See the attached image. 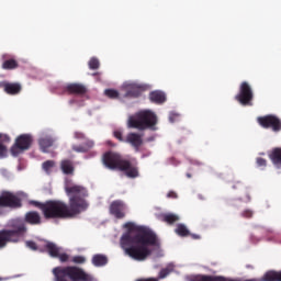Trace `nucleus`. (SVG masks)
<instances>
[{"label":"nucleus","instance_id":"obj_1","mask_svg":"<svg viewBox=\"0 0 281 281\" xmlns=\"http://www.w3.org/2000/svg\"><path fill=\"white\" fill-rule=\"evenodd\" d=\"M127 232L121 237V247L128 258L136 260V262H144L153 256L150 247L159 246V238L157 234L150 228L144 226H136L133 222L124 224Z\"/></svg>","mask_w":281,"mask_h":281},{"label":"nucleus","instance_id":"obj_2","mask_svg":"<svg viewBox=\"0 0 281 281\" xmlns=\"http://www.w3.org/2000/svg\"><path fill=\"white\" fill-rule=\"evenodd\" d=\"M66 194L69 198V206L67 203L58 200H49L46 202H34L35 207L42 211L44 218H74L81 212L89 207V203L85 198L87 189L80 186H72L66 188Z\"/></svg>","mask_w":281,"mask_h":281},{"label":"nucleus","instance_id":"obj_3","mask_svg":"<svg viewBox=\"0 0 281 281\" xmlns=\"http://www.w3.org/2000/svg\"><path fill=\"white\" fill-rule=\"evenodd\" d=\"M27 234V225L23 220L15 218L8 223V228L0 231V249H3L8 243H21Z\"/></svg>","mask_w":281,"mask_h":281},{"label":"nucleus","instance_id":"obj_4","mask_svg":"<svg viewBox=\"0 0 281 281\" xmlns=\"http://www.w3.org/2000/svg\"><path fill=\"white\" fill-rule=\"evenodd\" d=\"M55 281H95L93 276L76 266L56 267L53 269Z\"/></svg>","mask_w":281,"mask_h":281},{"label":"nucleus","instance_id":"obj_5","mask_svg":"<svg viewBox=\"0 0 281 281\" xmlns=\"http://www.w3.org/2000/svg\"><path fill=\"white\" fill-rule=\"evenodd\" d=\"M128 128L137 131H148L157 126V115L149 110L137 112L134 116H130L127 121Z\"/></svg>","mask_w":281,"mask_h":281},{"label":"nucleus","instance_id":"obj_6","mask_svg":"<svg viewBox=\"0 0 281 281\" xmlns=\"http://www.w3.org/2000/svg\"><path fill=\"white\" fill-rule=\"evenodd\" d=\"M103 164L109 170H126L128 168V160L122 159L120 154L113 151L103 155Z\"/></svg>","mask_w":281,"mask_h":281},{"label":"nucleus","instance_id":"obj_7","mask_svg":"<svg viewBox=\"0 0 281 281\" xmlns=\"http://www.w3.org/2000/svg\"><path fill=\"white\" fill-rule=\"evenodd\" d=\"M34 138L32 137V134H21L15 138V142L12 145L10 153L13 157H19L21 153L30 150V148H32Z\"/></svg>","mask_w":281,"mask_h":281},{"label":"nucleus","instance_id":"obj_8","mask_svg":"<svg viewBox=\"0 0 281 281\" xmlns=\"http://www.w3.org/2000/svg\"><path fill=\"white\" fill-rule=\"evenodd\" d=\"M235 100L241 104V106H254V89L247 81H243L239 86V91L235 95Z\"/></svg>","mask_w":281,"mask_h":281},{"label":"nucleus","instance_id":"obj_9","mask_svg":"<svg viewBox=\"0 0 281 281\" xmlns=\"http://www.w3.org/2000/svg\"><path fill=\"white\" fill-rule=\"evenodd\" d=\"M0 207H10L11 210H19V207H23V203L19 195L4 191L0 194Z\"/></svg>","mask_w":281,"mask_h":281},{"label":"nucleus","instance_id":"obj_10","mask_svg":"<svg viewBox=\"0 0 281 281\" xmlns=\"http://www.w3.org/2000/svg\"><path fill=\"white\" fill-rule=\"evenodd\" d=\"M257 122L259 126L262 128H271L273 133H280L281 131V120L280 117L273 115V114H268L265 116H259L257 117Z\"/></svg>","mask_w":281,"mask_h":281},{"label":"nucleus","instance_id":"obj_11","mask_svg":"<svg viewBox=\"0 0 281 281\" xmlns=\"http://www.w3.org/2000/svg\"><path fill=\"white\" fill-rule=\"evenodd\" d=\"M110 214L119 221L126 217V204L120 200H115L110 204Z\"/></svg>","mask_w":281,"mask_h":281},{"label":"nucleus","instance_id":"obj_12","mask_svg":"<svg viewBox=\"0 0 281 281\" xmlns=\"http://www.w3.org/2000/svg\"><path fill=\"white\" fill-rule=\"evenodd\" d=\"M123 91H125L123 98H139L146 91V86L128 83L124 86Z\"/></svg>","mask_w":281,"mask_h":281},{"label":"nucleus","instance_id":"obj_13","mask_svg":"<svg viewBox=\"0 0 281 281\" xmlns=\"http://www.w3.org/2000/svg\"><path fill=\"white\" fill-rule=\"evenodd\" d=\"M125 142L126 144H131L136 153H139V148H142L144 144V138L142 137V134L132 132L127 134Z\"/></svg>","mask_w":281,"mask_h":281},{"label":"nucleus","instance_id":"obj_14","mask_svg":"<svg viewBox=\"0 0 281 281\" xmlns=\"http://www.w3.org/2000/svg\"><path fill=\"white\" fill-rule=\"evenodd\" d=\"M66 93L69 95H87V86L82 83H69L65 87Z\"/></svg>","mask_w":281,"mask_h":281},{"label":"nucleus","instance_id":"obj_15","mask_svg":"<svg viewBox=\"0 0 281 281\" xmlns=\"http://www.w3.org/2000/svg\"><path fill=\"white\" fill-rule=\"evenodd\" d=\"M23 223L24 225L25 223H27L29 225H41V223H43L41 213L36 211L27 212L24 216Z\"/></svg>","mask_w":281,"mask_h":281},{"label":"nucleus","instance_id":"obj_16","mask_svg":"<svg viewBox=\"0 0 281 281\" xmlns=\"http://www.w3.org/2000/svg\"><path fill=\"white\" fill-rule=\"evenodd\" d=\"M12 142V138L8 134L0 133V159L8 157V144Z\"/></svg>","mask_w":281,"mask_h":281},{"label":"nucleus","instance_id":"obj_17","mask_svg":"<svg viewBox=\"0 0 281 281\" xmlns=\"http://www.w3.org/2000/svg\"><path fill=\"white\" fill-rule=\"evenodd\" d=\"M23 87L19 82H7L4 93L8 95H19Z\"/></svg>","mask_w":281,"mask_h":281},{"label":"nucleus","instance_id":"obj_18","mask_svg":"<svg viewBox=\"0 0 281 281\" xmlns=\"http://www.w3.org/2000/svg\"><path fill=\"white\" fill-rule=\"evenodd\" d=\"M60 170L64 175H74V172H76V167L71 160L64 159L60 161Z\"/></svg>","mask_w":281,"mask_h":281},{"label":"nucleus","instance_id":"obj_19","mask_svg":"<svg viewBox=\"0 0 281 281\" xmlns=\"http://www.w3.org/2000/svg\"><path fill=\"white\" fill-rule=\"evenodd\" d=\"M149 100L155 104H164L166 102V93L159 90L153 91L149 93Z\"/></svg>","mask_w":281,"mask_h":281},{"label":"nucleus","instance_id":"obj_20","mask_svg":"<svg viewBox=\"0 0 281 281\" xmlns=\"http://www.w3.org/2000/svg\"><path fill=\"white\" fill-rule=\"evenodd\" d=\"M38 145L42 150V153H47L48 148H52L54 146V139L52 136H44L38 139Z\"/></svg>","mask_w":281,"mask_h":281},{"label":"nucleus","instance_id":"obj_21","mask_svg":"<svg viewBox=\"0 0 281 281\" xmlns=\"http://www.w3.org/2000/svg\"><path fill=\"white\" fill-rule=\"evenodd\" d=\"M45 249H46L48 256H50V258H58L60 247H58L56 244H54L52 241H47V244L45 245Z\"/></svg>","mask_w":281,"mask_h":281},{"label":"nucleus","instance_id":"obj_22","mask_svg":"<svg viewBox=\"0 0 281 281\" xmlns=\"http://www.w3.org/2000/svg\"><path fill=\"white\" fill-rule=\"evenodd\" d=\"M121 172H125L126 177L130 179H137L139 177V170L137 167L133 166L131 161L128 160V168L121 170Z\"/></svg>","mask_w":281,"mask_h":281},{"label":"nucleus","instance_id":"obj_23","mask_svg":"<svg viewBox=\"0 0 281 281\" xmlns=\"http://www.w3.org/2000/svg\"><path fill=\"white\" fill-rule=\"evenodd\" d=\"M269 158L271 159L274 166H281V148H274L269 155Z\"/></svg>","mask_w":281,"mask_h":281},{"label":"nucleus","instance_id":"obj_24","mask_svg":"<svg viewBox=\"0 0 281 281\" xmlns=\"http://www.w3.org/2000/svg\"><path fill=\"white\" fill-rule=\"evenodd\" d=\"M161 221L167 223V225H175V223H178L179 221V215L173 213H165L161 215Z\"/></svg>","mask_w":281,"mask_h":281},{"label":"nucleus","instance_id":"obj_25","mask_svg":"<svg viewBox=\"0 0 281 281\" xmlns=\"http://www.w3.org/2000/svg\"><path fill=\"white\" fill-rule=\"evenodd\" d=\"M2 69L7 71H12V69H19V61L14 58L5 59L2 63Z\"/></svg>","mask_w":281,"mask_h":281},{"label":"nucleus","instance_id":"obj_26","mask_svg":"<svg viewBox=\"0 0 281 281\" xmlns=\"http://www.w3.org/2000/svg\"><path fill=\"white\" fill-rule=\"evenodd\" d=\"M109 262V258L104 255H94L92 257V265L94 267H104Z\"/></svg>","mask_w":281,"mask_h":281},{"label":"nucleus","instance_id":"obj_27","mask_svg":"<svg viewBox=\"0 0 281 281\" xmlns=\"http://www.w3.org/2000/svg\"><path fill=\"white\" fill-rule=\"evenodd\" d=\"M172 271H175V265L169 263L166 268L160 270L157 280H165V278H168Z\"/></svg>","mask_w":281,"mask_h":281},{"label":"nucleus","instance_id":"obj_28","mask_svg":"<svg viewBox=\"0 0 281 281\" xmlns=\"http://www.w3.org/2000/svg\"><path fill=\"white\" fill-rule=\"evenodd\" d=\"M175 233L182 238L190 236V231L188 229V226H186V224H178Z\"/></svg>","mask_w":281,"mask_h":281},{"label":"nucleus","instance_id":"obj_29","mask_svg":"<svg viewBox=\"0 0 281 281\" xmlns=\"http://www.w3.org/2000/svg\"><path fill=\"white\" fill-rule=\"evenodd\" d=\"M263 281H281V271H269L263 276Z\"/></svg>","mask_w":281,"mask_h":281},{"label":"nucleus","instance_id":"obj_30","mask_svg":"<svg viewBox=\"0 0 281 281\" xmlns=\"http://www.w3.org/2000/svg\"><path fill=\"white\" fill-rule=\"evenodd\" d=\"M56 166V162L54 160H46L43 162L42 168L46 172V175H52V168Z\"/></svg>","mask_w":281,"mask_h":281},{"label":"nucleus","instance_id":"obj_31","mask_svg":"<svg viewBox=\"0 0 281 281\" xmlns=\"http://www.w3.org/2000/svg\"><path fill=\"white\" fill-rule=\"evenodd\" d=\"M104 95H106V98H110V100H117V98H120V92L115 89H106L104 91Z\"/></svg>","mask_w":281,"mask_h":281},{"label":"nucleus","instance_id":"obj_32","mask_svg":"<svg viewBox=\"0 0 281 281\" xmlns=\"http://www.w3.org/2000/svg\"><path fill=\"white\" fill-rule=\"evenodd\" d=\"M88 67L92 70L100 69V60L95 57H92L88 63Z\"/></svg>","mask_w":281,"mask_h":281},{"label":"nucleus","instance_id":"obj_33","mask_svg":"<svg viewBox=\"0 0 281 281\" xmlns=\"http://www.w3.org/2000/svg\"><path fill=\"white\" fill-rule=\"evenodd\" d=\"M72 150L75 153H88L89 151V148H87L86 146H82V145H74L72 146Z\"/></svg>","mask_w":281,"mask_h":281},{"label":"nucleus","instance_id":"obj_34","mask_svg":"<svg viewBox=\"0 0 281 281\" xmlns=\"http://www.w3.org/2000/svg\"><path fill=\"white\" fill-rule=\"evenodd\" d=\"M72 262H75V265H85V262H87V259L83 256H75L72 258Z\"/></svg>","mask_w":281,"mask_h":281},{"label":"nucleus","instance_id":"obj_35","mask_svg":"<svg viewBox=\"0 0 281 281\" xmlns=\"http://www.w3.org/2000/svg\"><path fill=\"white\" fill-rule=\"evenodd\" d=\"M256 164L258 168H267V159L258 157L256 158Z\"/></svg>","mask_w":281,"mask_h":281},{"label":"nucleus","instance_id":"obj_36","mask_svg":"<svg viewBox=\"0 0 281 281\" xmlns=\"http://www.w3.org/2000/svg\"><path fill=\"white\" fill-rule=\"evenodd\" d=\"M243 218H252L254 217V211L247 209L241 212Z\"/></svg>","mask_w":281,"mask_h":281},{"label":"nucleus","instance_id":"obj_37","mask_svg":"<svg viewBox=\"0 0 281 281\" xmlns=\"http://www.w3.org/2000/svg\"><path fill=\"white\" fill-rule=\"evenodd\" d=\"M26 247H29V249H32L33 251H36V249H38V246H36L35 241L32 240H27L25 243Z\"/></svg>","mask_w":281,"mask_h":281},{"label":"nucleus","instance_id":"obj_38","mask_svg":"<svg viewBox=\"0 0 281 281\" xmlns=\"http://www.w3.org/2000/svg\"><path fill=\"white\" fill-rule=\"evenodd\" d=\"M57 258L60 260V262H67L69 260V255H67L65 252L60 254V251H59Z\"/></svg>","mask_w":281,"mask_h":281},{"label":"nucleus","instance_id":"obj_39","mask_svg":"<svg viewBox=\"0 0 281 281\" xmlns=\"http://www.w3.org/2000/svg\"><path fill=\"white\" fill-rule=\"evenodd\" d=\"M114 137H115L116 139H119V142H124V137H123V135H122V132H120V131H115V132H114Z\"/></svg>","mask_w":281,"mask_h":281},{"label":"nucleus","instance_id":"obj_40","mask_svg":"<svg viewBox=\"0 0 281 281\" xmlns=\"http://www.w3.org/2000/svg\"><path fill=\"white\" fill-rule=\"evenodd\" d=\"M177 196H178L177 192H175V191H169L168 194H167L168 199H177Z\"/></svg>","mask_w":281,"mask_h":281},{"label":"nucleus","instance_id":"obj_41","mask_svg":"<svg viewBox=\"0 0 281 281\" xmlns=\"http://www.w3.org/2000/svg\"><path fill=\"white\" fill-rule=\"evenodd\" d=\"M76 139H85V135L81 132H75Z\"/></svg>","mask_w":281,"mask_h":281},{"label":"nucleus","instance_id":"obj_42","mask_svg":"<svg viewBox=\"0 0 281 281\" xmlns=\"http://www.w3.org/2000/svg\"><path fill=\"white\" fill-rule=\"evenodd\" d=\"M92 146H94L93 140H88V142L86 143V145H85V147L88 148V150H89Z\"/></svg>","mask_w":281,"mask_h":281},{"label":"nucleus","instance_id":"obj_43","mask_svg":"<svg viewBox=\"0 0 281 281\" xmlns=\"http://www.w3.org/2000/svg\"><path fill=\"white\" fill-rule=\"evenodd\" d=\"M5 87H8V81H0V89H3V91H5Z\"/></svg>","mask_w":281,"mask_h":281},{"label":"nucleus","instance_id":"obj_44","mask_svg":"<svg viewBox=\"0 0 281 281\" xmlns=\"http://www.w3.org/2000/svg\"><path fill=\"white\" fill-rule=\"evenodd\" d=\"M136 281H159V279H155V278H151V279H138Z\"/></svg>","mask_w":281,"mask_h":281},{"label":"nucleus","instance_id":"obj_45","mask_svg":"<svg viewBox=\"0 0 281 281\" xmlns=\"http://www.w3.org/2000/svg\"><path fill=\"white\" fill-rule=\"evenodd\" d=\"M191 238H193L194 240H199V238H201V236L195 235V234H192V235H191Z\"/></svg>","mask_w":281,"mask_h":281},{"label":"nucleus","instance_id":"obj_46","mask_svg":"<svg viewBox=\"0 0 281 281\" xmlns=\"http://www.w3.org/2000/svg\"><path fill=\"white\" fill-rule=\"evenodd\" d=\"M188 179H192V175L191 173H187Z\"/></svg>","mask_w":281,"mask_h":281},{"label":"nucleus","instance_id":"obj_47","mask_svg":"<svg viewBox=\"0 0 281 281\" xmlns=\"http://www.w3.org/2000/svg\"><path fill=\"white\" fill-rule=\"evenodd\" d=\"M74 102H76V101H75V100H70V101H69V104H74Z\"/></svg>","mask_w":281,"mask_h":281},{"label":"nucleus","instance_id":"obj_48","mask_svg":"<svg viewBox=\"0 0 281 281\" xmlns=\"http://www.w3.org/2000/svg\"><path fill=\"white\" fill-rule=\"evenodd\" d=\"M93 76H98V72H94Z\"/></svg>","mask_w":281,"mask_h":281},{"label":"nucleus","instance_id":"obj_49","mask_svg":"<svg viewBox=\"0 0 281 281\" xmlns=\"http://www.w3.org/2000/svg\"><path fill=\"white\" fill-rule=\"evenodd\" d=\"M233 189L236 190V186H233Z\"/></svg>","mask_w":281,"mask_h":281},{"label":"nucleus","instance_id":"obj_50","mask_svg":"<svg viewBox=\"0 0 281 281\" xmlns=\"http://www.w3.org/2000/svg\"><path fill=\"white\" fill-rule=\"evenodd\" d=\"M0 281H1V278H0Z\"/></svg>","mask_w":281,"mask_h":281}]
</instances>
